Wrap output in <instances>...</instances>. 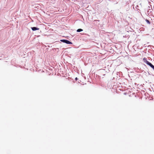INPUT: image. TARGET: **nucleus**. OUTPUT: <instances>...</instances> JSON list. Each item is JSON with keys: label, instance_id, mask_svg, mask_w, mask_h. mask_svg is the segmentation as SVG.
I'll use <instances>...</instances> for the list:
<instances>
[{"label": "nucleus", "instance_id": "obj_1", "mask_svg": "<svg viewBox=\"0 0 154 154\" xmlns=\"http://www.w3.org/2000/svg\"><path fill=\"white\" fill-rule=\"evenodd\" d=\"M61 41L63 42L66 43L67 44H72V43L71 42H70L67 40H65V39L61 40Z\"/></svg>", "mask_w": 154, "mask_h": 154}, {"label": "nucleus", "instance_id": "obj_2", "mask_svg": "<svg viewBox=\"0 0 154 154\" xmlns=\"http://www.w3.org/2000/svg\"><path fill=\"white\" fill-rule=\"evenodd\" d=\"M32 29L33 31H35L36 30H38L39 29V28H37L36 27H32Z\"/></svg>", "mask_w": 154, "mask_h": 154}, {"label": "nucleus", "instance_id": "obj_3", "mask_svg": "<svg viewBox=\"0 0 154 154\" xmlns=\"http://www.w3.org/2000/svg\"><path fill=\"white\" fill-rule=\"evenodd\" d=\"M143 61L146 64H147V63H148V62H149V61H148L147 60V59L146 58H143Z\"/></svg>", "mask_w": 154, "mask_h": 154}, {"label": "nucleus", "instance_id": "obj_4", "mask_svg": "<svg viewBox=\"0 0 154 154\" xmlns=\"http://www.w3.org/2000/svg\"><path fill=\"white\" fill-rule=\"evenodd\" d=\"M147 64L151 68H152V67L154 66L150 63L149 62L147 63Z\"/></svg>", "mask_w": 154, "mask_h": 154}, {"label": "nucleus", "instance_id": "obj_5", "mask_svg": "<svg viewBox=\"0 0 154 154\" xmlns=\"http://www.w3.org/2000/svg\"><path fill=\"white\" fill-rule=\"evenodd\" d=\"M147 64L151 68H152V67L154 66L150 63L149 62L147 63Z\"/></svg>", "mask_w": 154, "mask_h": 154}, {"label": "nucleus", "instance_id": "obj_6", "mask_svg": "<svg viewBox=\"0 0 154 154\" xmlns=\"http://www.w3.org/2000/svg\"><path fill=\"white\" fill-rule=\"evenodd\" d=\"M83 30V29H79L77 30V32H80L82 31Z\"/></svg>", "mask_w": 154, "mask_h": 154}, {"label": "nucleus", "instance_id": "obj_7", "mask_svg": "<svg viewBox=\"0 0 154 154\" xmlns=\"http://www.w3.org/2000/svg\"><path fill=\"white\" fill-rule=\"evenodd\" d=\"M146 22H147L148 23H149V24H150V22H149V20H146Z\"/></svg>", "mask_w": 154, "mask_h": 154}, {"label": "nucleus", "instance_id": "obj_8", "mask_svg": "<svg viewBox=\"0 0 154 154\" xmlns=\"http://www.w3.org/2000/svg\"><path fill=\"white\" fill-rule=\"evenodd\" d=\"M77 79H78L77 78V77H76V78H75V80H77Z\"/></svg>", "mask_w": 154, "mask_h": 154}, {"label": "nucleus", "instance_id": "obj_9", "mask_svg": "<svg viewBox=\"0 0 154 154\" xmlns=\"http://www.w3.org/2000/svg\"><path fill=\"white\" fill-rule=\"evenodd\" d=\"M152 68L154 70V66H153Z\"/></svg>", "mask_w": 154, "mask_h": 154}]
</instances>
